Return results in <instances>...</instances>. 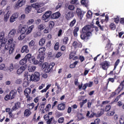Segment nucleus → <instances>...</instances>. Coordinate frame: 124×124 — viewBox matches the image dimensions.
Segmentation results:
<instances>
[{"instance_id": "obj_1", "label": "nucleus", "mask_w": 124, "mask_h": 124, "mask_svg": "<svg viewBox=\"0 0 124 124\" xmlns=\"http://www.w3.org/2000/svg\"><path fill=\"white\" fill-rule=\"evenodd\" d=\"M16 34V29H13L10 31L8 34V37L11 38L8 41L7 45L5 46V49L9 50V53L11 55L15 49V44H14V40L13 37L15 36Z\"/></svg>"}, {"instance_id": "obj_2", "label": "nucleus", "mask_w": 124, "mask_h": 124, "mask_svg": "<svg viewBox=\"0 0 124 124\" xmlns=\"http://www.w3.org/2000/svg\"><path fill=\"white\" fill-rule=\"evenodd\" d=\"M91 35V26H84L80 31V38L82 40H88Z\"/></svg>"}, {"instance_id": "obj_3", "label": "nucleus", "mask_w": 124, "mask_h": 124, "mask_svg": "<svg viewBox=\"0 0 124 124\" xmlns=\"http://www.w3.org/2000/svg\"><path fill=\"white\" fill-rule=\"evenodd\" d=\"M27 80L28 82H38L40 80V74L39 72H35L31 75H28L27 77Z\"/></svg>"}, {"instance_id": "obj_4", "label": "nucleus", "mask_w": 124, "mask_h": 124, "mask_svg": "<svg viewBox=\"0 0 124 124\" xmlns=\"http://www.w3.org/2000/svg\"><path fill=\"white\" fill-rule=\"evenodd\" d=\"M55 66V62L50 63L49 64L48 62H45L42 65V68L44 69L46 73H50L53 71V67Z\"/></svg>"}, {"instance_id": "obj_5", "label": "nucleus", "mask_w": 124, "mask_h": 124, "mask_svg": "<svg viewBox=\"0 0 124 124\" xmlns=\"http://www.w3.org/2000/svg\"><path fill=\"white\" fill-rule=\"evenodd\" d=\"M39 54L38 55L37 59L39 60V62L40 64L43 63L44 62V57L45 56V51H46V48L45 47H42L38 50Z\"/></svg>"}, {"instance_id": "obj_6", "label": "nucleus", "mask_w": 124, "mask_h": 124, "mask_svg": "<svg viewBox=\"0 0 124 124\" xmlns=\"http://www.w3.org/2000/svg\"><path fill=\"white\" fill-rule=\"evenodd\" d=\"M5 33L4 31H1L0 32V42H1V44L0 45V51L2 49L3 47L4 48L5 50H8L5 48V46L7 45H5L6 42H7V40L6 38H4Z\"/></svg>"}, {"instance_id": "obj_7", "label": "nucleus", "mask_w": 124, "mask_h": 124, "mask_svg": "<svg viewBox=\"0 0 124 124\" xmlns=\"http://www.w3.org/2000/svg\"><path fill=\"white\" fill-rule=\"evenodd\" d=\"M24 58L28 61H31V62H32L33 63H34V64L36 65V64H38V63H39V61L38 60H36V59H35V58L33 56H31V53H28L27 54L25 57Z\"/></svg>"}, {"instance_id": "obj_8", "label": "nucleus", "mask_w": 124, "mask_h": 124, "mask_svg": "<svg viewBox=\"0 0 124 124\" xmlns=\"http://www.w3.org/2000/svg\"><path fill=\"white\" fill-rule=\"evenodd\" d=\"M52 18V11H47L42 16V20L45 22H48L49 18Z\"/></svg>"}, {"instance_id": "obj_9", "label": "nucleus", "mask_w": 124, "mask_h": 124, "mask_svg": "<svg viewBox=\"0 0 124 124\" xmlns=\"http://www.w3.org/2000/svg\"><path fill=\"white\" fill-rule=\"evenodd\" d=\"M110 62L109 61H105L102 63H100V66L102 67L103 70H107L110 66Z\"/></svg>"}, {"instance_id": "obj_10", "label": "nucleus", "mask_w": 124, "mask_h": 124, "mask_svg": "<svg viewBox=\"0 0 124 124\" xmlns=\"http://www.w3.org/2000/svg\"><path fill=\"white\" fill-rule=\"evenodd\" d=\"M26 4V0H18L17 2L15 4V9H19L20 7H22L23 5Z\"/></svg>"}, {"instance_id": "obj_11", "label": "nucleus", "mask_w": 124, "mask_h": 124, "mask_svg": "<svg viewBox=\"0 0 124 124\" xmlns=\"http://www.w3.org/2000/svg\"><path fill=\"white\" fill-rule=\"evenodd\" d=\"M31 93V88H27L25 89L24 95H25L26 98H27V100L30 101L31 99V95H30Z\"/></svg>"}, {"instance_id": "obj_12", "label": "nucleus", "mask_w": 124, "mask_h": 124, "mask_svg": "<svg viewBox=\"0 0 124 124\" xmlns=\"http://www.w3.org/2000/svg\"><path fill=\"white\" fill-rule=\"evenodd\" d=\"M18 17H19V13L18 12H16L12 15V16L10 18V23H13L18 19Z\"/></svg>"}, {"instance_id": "obj_13", "label": "nucleus", "mask_w": 124, "mask_h": 124, "mask_svg": "<svg viewBox=\"0 0 124 124\" xmlns=\"http://www.w3.org/2000/svg\"><path fill=\"white\" fill-rule=\"evenodd\" d=\"M27 68H28V65H27V64H25L23 66H21L16 71L17 74H18V75H20V74H22V73H23V72L25 71Z\"/></svg>"}, {"instance_id": "obj_14", "label": "nucleus", "mask_w": 124, "mask_h": 124, "mask_svg": "<svg viewBox=\"0 0 124 124\" xmlns=\"http://www.w3.org/2000/svg\"><path fill=\"white\" fill-rule=\"evenodd\" d=\"M124 89V80L122 81L119 86L118 87L116 90H115L116 92H117V94H119Z\"/></svg>"}, {"instance_id": "obj_15", "label": "nucleus", "mask_w": 124, "mask_h": 124, "mask_svg": "<svg viewBox=\"0 0 124 124\" xmlns=\"http://www.w3.org/2000/svg\"><path fill=\"white\" fill-rule=\"evenodd\" d=\"M76 12L78 18H79L80 20H82L85 14V12H82L81 9L79 8H77Z\"/></svg>"}, {"instance_id": "obj_16", "label": "nucleus", "mask_w": 124, "mask_h": 124, "mask_svg": "<svg viewBox=\"0 0 124 124\" xmlns=\"http://www.w3.org/2000/svg\"><path fill=\"white\" fill-rule=\"evenodd\" d=\"M65 16L66 20H70L71 18L74 17V14L72 12H66L65 13Z\"/></svg>"}, {"instance_id": "obj_17", "label": "nucleus", "mask_w": 124, "mask_h": 124, "mask_svg": "<svg viewBox=\"0 0 124 124\" xmlns=\"http://www.w3.org/2000/svg\"><path fill=\"white\" fill-rule=\"evenodd\" d=\"M76 56V52L75 51H71L69 54V60H71L73 59V61H75V60H78V56Z\"/></svg>"}, {"instance_id": "obj_18", "label": "nucleus", "mask_w": 124, "mask_h": 124, "mask_svg": "<svg viewBox=\"0 0 124 124\" xmlns=\"http://www.w3.org/2000/svg\"><path fill=\"white\" fill-rule=\"evenodd\" d=\"M93 82L90 81L89 83H85L83 85L82 87V89L83 91L86 92V89L89 87V88H92L93 87Z\"/></svg>"}, {"instance_id": "obj_19", "label": "nucleus", "mask_w": 124, "mask_h": 124, "mask_svg": "<svg viewBox=\"0 0 124 124\" xmlns=\"http://www.w3.org/2000/svg\"><path fill=\"white\" fill-rule=\"evenodd\" d=\"M9 94L11 97V100L13 99L14 98H15V97H16V95H17V90H12L10 92Z\"/></svg>"}, {"instance_id": "obj_20", "label": "nucleus", "mask_w": 124, "mask_h": 124, "mask_svg": "<svg viewBox=\"0 0 124 124\" xmlns=\"http://www.w3.org/2000/svg\"><path fill=\"white\" fill-rule=\"evenodd\" d=\"M104 22V21L103 20H101L100 22L98 21H96V25H97V26H98L100 28V30L102 31L104 30V29L103 28L104 27H103V25H101L103 24Z\"/></svg>"}, {"instance_id": "obj_21", "label": "nucleus", "mask_w": 124, "mask_h": 124, "mask_svg": "<svg viewBox=\"0 0 124 124\" xmlns=\"http://www.w3.org/2000/svg\"><path fill=\"white\" fill-rule=\"evenodd\" d=\"M21 107V102H17L15 103L14 106L12 108L13 111H16V110H18L19 108Z\"/></svg>"}, {"instance_id": "obj_22", "label": "nucleus", "mask_w": 124, "mask_h": 124, "mask_svg": "<svg viewBox=\"0 0 124 124\" xmlns=\"http://www.w3.org/2000/svg\"><path fill=\"white\" fill-rule=\"evenodd\" d=\"M30 52V49H29V46L27 45L23 46L21 49V53H28Z\"/></svg>"}, {"instance_id": "obj_23", "label": "nucleus", "mask_w": 124, "mask_h": 124, "mask_svg": "<svg viewBox=\"0 0 124 124\" xmlns=\"http://www.w3.org/2000/svg\"><path fill=\"white\" fill-rule=\"evenodd\" d=\"M28 31V25H23L19 30L20 33L24 34L26 33V31Z\"/></svg>"}, {"instance_id": "obj_24", "label": "nucleus", "mask_w": 124, "mask_h": 124, "mask_svg": "<svg viewBox=\"0 0 124 124\" xmlns=\"http://www.w3.org/2000/svg\"><path fill=\"white\" fill-rule=\"evenodd\" d=\"M61 17V13L60 12H56L51 15V19H59Z\"/></svg>"}, {"instance_id": "obj_25", "label": "nucleus", "mask_w": 124, "mask_h": 124, "mask_svg": "<svg viewBox=\"0 0 124 124\" xmlns=\"http://www.w3.org/2000/svg\"><path fill=\"white\" fill-rule=\"evenodd\" d=\"M58 110L59 111H63L65 109V104L64 103H61L58 105L57 107Z\"/></svg>"}, {"instance_id": "obj_26", "label": "nucleus", "mask_w": 124, "mask_h": 124, "mask_svg": "<svg viewBox=\"0 0 124 124\" xmlns=\"http://www.w3.org/2000/svg\"><path fill=\"white\" fill-rule=\"evenodd\" d=\"M31 115V110L29 109H26L24 112V117H26V118H28V117H30Z\"/></svg>"}, {"instance_id": "obj_27", "label": "nucleus", "mask_w": 124, "mask_h": 124, "mask_svg": "<svg viewBox=\"0 0 124 124\" xmlns=\"http://www.w3.org/2000/svg\"><path fill=\"white\" fill-rule=\"evenodd\" d=\"M47 124H57V121H55V118L54 117H51L50 119H48L46 121Z\"/></svg>"}, {"instance_id": "obj_28", "label": "nucleus", "mask_w": 124, "mask_h": 124, "mask_svg": "<svg viewBox=\"0 0 124 124\" xmlns=\"http://www.w3.org/2000/svg\"><path fill=\"white\" fill-rule=\"evenodd\" d=\"M105 49L108 50L109 52H112L113 51V48H112V44L108 43L105 47Z\"/></svg>"}, {"instance_id": "obj_29", "label": "nucleus", "mask_w": 124, "mask_h": 124, "mask_svg": "<svg viewBox=\"0 0 124 124\" xmlns=\"http://www.w3.org/2000/svg\"><path fill=\"white\" fill-rule=\"evenodd\" d=\"M31 6L36 10L37 9H38V8L41 7V4L38 2L34 3L31 4Z\"/></svg>"}, {"instance_id": "obj_30", "label": "nucleus", "mask_w": 124, "mask_h": 124, "mask_svg": "<svg viewBox=\"0 0 124 124\" xmlns=\"http://www.w3.org/2000/svg\"><path fill=\"white\" fill-rule=\"evenodd\" d=\"M33 29H34V25H32L29 27V26H28V29H27V31L26 32V34H30V33H31V32L32 31V30H33Z\"/></svg>"}, {"instance_id": "obj_31", "label": "nucleus", "mask_w": 124, "mask_h": 124, "mask_svg": "<svg viewBox=\"0 0 124 124\" xmlns=\"http://www.w3.org/2000/svg\"><path fill=\"white\" fill-rule=\"evenodd\" d=\"M104 112H105L104 108H101L100 109V111H98L96 113V117L99 118V117H101V116H102V115H103V114H104Z\"/></svg>"}, {"instance_id": "obj_32", "label": "nucleus", "mask_w": 124, "mask_h": 124, "mask_svg": "<svg viewBox=\"0 0 124 124\" xmlns=\"http://www.w3.org/2000/svg\"><path fill=\"white\" fill-rule=\"evenodd\" d=\"M46 42V39L45 38H42L39 42V45L40 46H43Z\"/></svg>"}, {"instance_id": "obj_33", "label": "nucleus", "mask_w": 124, "mask_h": 124, "mask_svg": "<svg viewBox=\"0 0 124 124\" xmlns=\"http://www.w3.org/2000/svg\"><path fill=\"white\" fill-rule=\"evenodd\" d=\"M10 16V12L8 11L6 14L4 15V21L5 22H7L8 19H9V17Z\"/></svg>"}, {"instance_id": "obj_34", "label": "nucleus", "mask_w": 124, "mask_h": 124, "mask_svg": "<svg viewBox=\"0 0 124 124\" xmlns=\"http://www.w3.org/2000/svg\"><path fill=\"white\" fill-rule=\"evenodd\" d=\"M28 68V71H29V72H34L35 69H36V66H29Z\"/></svg>"}, {"instance_id": "obj_35", "label": "nucleus", "mask_w": 124, "mask_h": 124, "mask_svg": "<svg viewBox=\"0 0 124 124\" xmlns=\"http://www.w3.org/2000/svg\"><path fill=\"white\" fill-rule=\"evenodd\" d=\"M73 46L74 48H78V47H82V45L80 43L74 41L73 43Z\"/></svg>"}, {"instance_id": "obj_36", "label": "nucleus", "mask_w": 124, "mask_h": 124, "mask_svg": "<svg viewBox=\"0 0 124 124\" xmlns=\"http://www.w3.org/2000/svg\"><path fill=\"white\" fill-rule=\"evenodd\" d=\"M38 30L39 31H43L45 28H46V26H45V24H40L38 26Z\"/></svg>"}, {"instance_id": "obj_37", "label": "nucleus", "mask_w": 124, "mask_h": 124, "mask_svg": "<svg viewBox=\"0 0 124 124\" xmlns=\"http://www.w3.org/2000/svg\"><path fill=\"white\" fill-rule=\"evenodd\" d=\"M27 62H28V60L24 57L20 61L19 64L20 65H25L27 63Z\"/></svg>"}, {"instance_id": "obj_38", "label": "nucleus", "mask_w": 124, "mask_h": 124, "mask_svg": "<svg viewBox=\"0 0 124 124\" xmlns=\"http://www.w3.org/2000/svg\"><path fill=\"white\" fill-rule=\"evenodd\" d=\"M29 47H30L31 49H34L35 47V42L33 40H31L29 43Z\"/></svg>"}, {"instance_id": "obj_39", "label": "nucleus", "mask_w": 124, "mask_h": 124, "mask_svg": "<svg viewBox=\"0 0 124 124\" xmlns=\"http://www.w3.org/2000/svg\"><path fill=\"white\" fill-rule=\"evenodd\" d=\"M69 40L68 37H64L62 40V42L64 45H66L68 43Z\"/></svg>"}, {"instance_id": "obj_40", "label": "nucleus", "mask_w": 124, "mask_h": 124, "mask_svg": "<svg viewBox=\"0 0 124 124\" xmlns=\"http://www.w3.org/2000/svg\"><path fill=\"white\" fill-rule=\"evenodd\" d=\"M78 31H79V27H76L73 31L74 36H75V37L78 36V33H77Z\"/></svg>"}, {"instance_id": "obj_41", "label": "nucleus", "mask_w": 124, "mask_h": 124, "mask_svg": "<svg viewBox=\"0 0 124 124\" xmlns=\"http://www.w3.org/2000/svg\"><path fill=\"white\" fill-rule=\"evenodd\" d=\"M31 6H27L25 8V13L26 14H29L31 11Z\"/></svg>"}, {"instance_id": "obj_42", "label": "nucleus", "mask_w": 124, "mask_h": 124, "mask_svg": "<svg viewBox=\"0 0 124 124\" xmlns=\"http://www.w3.org/2000/svg\"><path fill=\"white\" fill-rule=\"evenodd\" d=\"M78 62H79V61H77L73 63H72L70 65V68H75V67H76V66L78 64Z\"/></svg>"}, {"instance_id": "obj_43", "label": "nucleus", "mask_w": 124, "mask_h": 124, "mask_svg": "<svg viewBox=\"0 0 124 124\" xmlns=\"http://www.w3.org/2000/svg\"><path fill=\"white\" fill-rule=\"evenodd\" d=\"M75 24H76V19L74 18L71 22L69 24V27L70 28H73L74 27Z\"/></svg>"}, {"instance_id": "obj_44", "label": "nucleus", "mask_w": 124, "mask_h": 124, "mask_svg": "<svg viewBox=\"0 0 124 124\" xmlns=\"http://www.w3.org/2000/svg\"><path fill=\"white\" fill-rule=\"evenodd\" d=\"M27 107L28 109H30V110H31V109H33L34 108V104L33 103L29 104L27 105Z\"/></svg>"}, {"instance_id": "obj_45", "label": "nucleus", "mask_w": 124, "mask_h": 124, "mask_svg": "<svg viewBox=\"0 0 124 124\" xmlns=\"http://www.w3.org/2000/svg\"><path fill=\"white\" fill-rule=\"evenodd\" d=\"M115 114V111H108L106 114L108 117H111V116H114Z\"/></svg>"}, {"instance_id": "obj_46", "label": "nucleus", "mask_w": 124, "mask_h": 124, "mask_svg": "<svg viewBox=\"0 0 124 124\" xmlns=\"http://www.w3.org/2000/svg\"><path fill=\"white\" fill-rule=\"evenodd\" d=\"M39 36H41V32H35L33 33V37L35 38L36 37H39Z\"/></svg>"}, {"instance_id": "obj_47", "label": "nucleus", "mask_w": 124, "mask_h": 124, "mask_svg": "<svg viewBox=\"0 0 124 124\" xmlns=\"http://www.w3.org/2000/svg\"><path fill=\"white\" fill-rule=\"evenodd\" d=\"M37 13H42L43 12H44L45 11V8H39L37 10H36Z\"/></svg>"}, {"instance_id": "obj_48", "label": "nucleus", "mask_w": 124, "mask_h": 124, "mask_svg": "<svg viewBox=\"0 0 124 124\" xmlns=\"http://www.w3.org/2000/svg\"><path fill=\"white\" fill-rule=\"evenodd\" d=\"M121 62V61H120V59H118L116 62L114 63V69L113 70H115V69H116V68H117V66H118V65H119V64L120 63V62Z\"/></svg>"}, {"instance_id": "obj_49", "label": "nucleus", "mask_w": 124, "mask_h": 124, "mask_svg": "<svg viewBox=\"0 0 124 124\" xmlns=\"http://www.w3.org/2000/svg\"><path fill=\"white\" fill-rule=\"evenodd\" d=\"M109 27L112 31L116 30V25H115L114 23H111L109 25Z\"/></svg>"}, {"instance_id": "obj_50", "label": "nucleus", "mask_w": 124, "mask_h": 124, "mask_svg": "<svg viewBox=\"0 0 124 124\" xmlns=\"http://www.w3.org/2000/svg\"><path fill=\"white\" fill-rule=\"evenodd\" d=\"M117 93L118 94V92H116V90H115V92H112L110 94L109 98H113V97L116 96V94H117Z\"/></svg>"}, {"instance_id": "obj_51", "label": "nucleus", "mask_w": 124, "mask_h": 124, "mask_svg": "<svg viewBox=\"0 0 124 124\" xmlns=\"http://www.w3.org/2000/svg\"><path fill=\"white\" fill-rule=\"evenodd\" d=\"M54 26H55V22H54V21H50L49 25L50 29H53V28H54Z\"/></svg>"}, {"instance_id": "obj_52", "label": "nucleus", "mask_w": 124, "mask_h": 124, "mask_svg": "<svg viewBox=\"0 0 124 124\" xmlns=\"http://www.w3.org/2000/svg\"><path fill=\"white\" fill-rule=\"evenodd\" d=\"M14 70V65L13 64V63H11L9 67V71H10V72H11V71H13Z\"/></svg>"}, {"instance_id": "obj_53", "label": "nucleus", "mask_w": 124, "mask_h": 124, "mask_svg": "<svg viewBox=\"0 0 124 124\" xmlns=\"http://www.w3.org/2000/svg\"><path fill=\"white\" fill-rule=\"evenodd\" d=\"M50 108H51V104H48L46 106V108L45 109L46 112H49L50 111Z\"/></svg>"}, {"instance_id": "obj_54", "label": "nucleus", "mask_w": 124, "mask_h": 124, "mask_svg": "<svg viewBox=\"0 0 124 124\" xmlns=\"http://www.w3.org/2000/svg\"><path fill=\"white\" fill-rule=\"evenodd\" d=\"M55 115L57 118H60V117H62V113L59 112V111H56L55 113Z\"/></svg>"}, {"instance_id": "obj_55", "label": "nucleus", "mask_w": 124, "mask_h": 124, "mask_svg": "<svg viewBox=\"0 0 124 124\" xmlns=\"http://www.w3.org/2000/svg\"><path fill=\"white\" fill-rule=\"evenodd\" d=\"M109 84V81H108L107 82V83L106 84V86L104 87L103 89V92H106V91H107V90H108V85Z\"/></svg>"}, {"instance_id": "obj_56", "label": "nucleus", "mask_w": 124, "mask_h": 124, "mask_svg": "<svg viewBox=\"0 0 124 124\" xmlns=\"http://www.w3.org/2000/svg\"><path fill=\"white\" fill-rule=\"evenodd\" d=\"M111 109V106L110 105H107L105 108L106 112H108V111H110Z\"/></svg>"}, {"instance_id": "obj_57", "label": "nucleus", "mask_w": 124, "mask_h": 124, "mask_svg": "<svg viewBox=\"0 0 124 124\" xmlns=\"http://www.w3.org/2000/svg\"><path fill=\"white\" fill-rule=\"evenodd\" d=\"M62 35V30L60 29L58 32L57 36L58 37H61Z\"/></svg>"}, {"instance_id": "obj_58", "label": "nucleus", "mask_w": 124, "mask_h": 124, "mask_svg": "<svg viewBox=\"0 0 124 124\" xmlns=\"http://www.w3.org/2000/svg\"><path fill=\"white\" fill-rule=\"evenodd\" d=\"M119 123L120 124H124V118L123 116H121L119 119Z\"/></svg>"}, {"instance_id": "obj_59", "label": "nucleus", "mask_w": 124, "mask_h": 124, "mask_svg": "<svg viewBox=\"0 0 124 124\" xmlns=\"http://www.w3.org/2000/svg\"><path fill=\"white\" fill-rule=\"evenodd\" d=\"M59 42H57L56 43V44L54 45V50H55L56 51H57V50H59Z\"/></svg>"}, {"instance_id": "obj_60", "label": "nucleus", "mask_w": 124, "mask_h": 124, "mask_svg": "<svg viewBox=\"0 0 124 124\" xmlns=\"http://www.w3.org/2000/svg\"><path fill=\"white\" fill-rule=\"evenodd\" d=\"M34 22V19H29L27 22V24L28 25H31V24H32Z\"/></svg>"}, {"instance_id": "obj_61", "label": "nucleus", "mask_w": 124, "mask_h": 124, "mask_svg": "<svg viewBox=\"0 0 124 124\" xmlns=\"http://www.w3.org/2000/svg\"><path fill=\"white\" fill-rule=\"evenodd\" d=\"M63 121H64V118L61 117L58 119V123L59 124H62V123H63Z\"/></svg>"}, {"instance_id": "obj_62", "label": "nucleus", "mask_w": 124, "mask_h": 124, "mask_svg": "<svg viewBox=\"0 0 124 124\" xmlns=\"http://www.w3.org/2000/svg\"><path fill=\"white\" fill-rule=\"evenodd\" d=\"M114 21L116 24H119V21H120V18L119 16H117L114 18Z\"/></svg>"}, {"instance_id": "obj_63", "label": "nucleus", "mask_w": 124, "mask_h": 124, "mask_svg": "<svg viewBox=\"0 0 124 124\" xmlns=\"http://www.w3.org/2000/svg\"><path fill=\"white\" fill-rule=\"evenodd\" d=\"M25 36L24 34L21 33V35L18 37L19 40H23L25 38Z\"/></svg>"}, {"instance_id": "obj_64", "label": "nucleus", "mask_w": 124, "mask_h": 124, "mask_svg": "<svg viewBox=\"0 0 124 124\" xmlns=\"http://www.w3.org/2000/svg\"><path fill=\"white\" fill-rule=\"evenodd\" d=\"M75 9V7L73 5H69L68 6V9L70 10H73Z\"/></svg>"}]
</instances>
